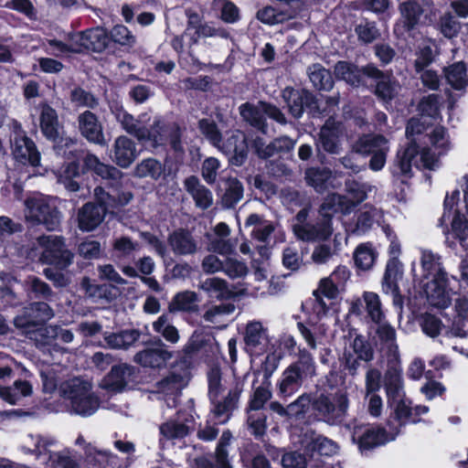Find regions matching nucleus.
Instances as JSON below:
<instances>
[{"label": "nucleus", "mask_w": 468, "mask_h": 468, "mask_svg": "<svg viewBox=\"0 0 468 468\" xmlns=\"http://www.w3.org/2000/svg\"><path fill=\"white\" fill-rule=\"evenodd\" d=\"M408 146L399 151L395 161L393 174L406 177L411 176L412 166L432 170L437 167L438 160L431 154L429 144L445 150L449 145L448 136L442 126L431 128L423 117H413L409 120L406 127Z\"/></svg>", "instance_id": "1"}, {"label": "nucleus", "mask_w": 468, "mask_h": 468, "mask_svg": "<svg viewBox=\"0 0 468 468\" xmlns=\"http://www.w3.org/2000/svg\"><path fill=\"white\" fill-rule=\"evenodd\" d=\"M208 397L213 405L211 410L219 423H225L232 411L238 407L239 397L244 389L243 380L237 379L225 394L218 369L213 368L208 373Z\"/></svg>", "instance_id": "2"}, {"label": "nucleus", "mask_w": 468, "mask_h": 468, "mask_svg": "<svg viewBox=\"0 0 468 468\" xmlns=\"http://www.w3.org/2000/svg\"><path fill=\"white\" fill-rule=\"evenodd\" d=\"M316 375V365L313 355L303 348L297 360L289 365L282 373L277 383L278 395L289 398L298 392L303 383Z\"/></svg>", "instance_id": "3"}, {"label": "nucleus", "mask_w": 468, "mask_h": 468, "mask_svg": "<svg viewBox=\"0 0 468 468\" xmlns=\"http://www.w3.org/2000/svg\"><path fill=\"white\" fill-rule=\"evenodd\" d=\"M61 388L64 397L70 401L74 413L88 417L99 409L100 400L92 391V385L90 381L74 378L65 382Z\"/></svg>", "instance_id": "4"}, {"label": "nucleus", "mask_w": 468, "mask_h": 468, "mask_svg": "<svg viewBox=\"0 0 468 468\" xmlns=\"http://www.w3.org/2000/svg\"><path fill=\"white\" fill-rule=\"evenodd\" d=\"M312 408L320 420L329 425H338L347 415L349 399L344 391L333 395L321 393L313 399Z\"/></svg>", "instance_id": "5"}, {"label": "nucleus", "mask_w": 468, "mask_h": 468, "mask_svg": "<svg viewBox=\"0 0 468 468\" xmlns=\"http://www.w3.org/2000/svg\"><path fill=\"white\" fill-rule=\"evenodd\" d=\"M24 204V216L29 226L43 225L48 230L58 228L61 215L49 197L36 196L27 198Z\"/></svg>", "instance_id": "6"}, {"label": "nucleus", "mask_w": 468, "mask_h": 468, "mask_svg": "<svg viewBox=\"0 0 468 468\" xmlns=\"http://www.w3.org/2000/svg\"><path fill=\"white\" fill-rule=\"evenodd\" d=\"M37 241L42 249L39 257L42 263L56 265L59 270H64L72 263L73 253L66 248L62 237L43 235L38 237Z\"/></svg>", "instance_id": "7"}, {"label": "nucleus", "mask_w": 468, "mask_h": 468, "mask_svg": "<svg viewBox=\"0 0 468 468\" xmlns=\"http://www.w3.org/2000/svg\"><path fill=\"white\" fill-rule=\"evenodd\" d=\"M35 441V449L37 459H42L44 463H50L54 468H81L79 460L69 451L52 452L50 447L56 441L52 439H47L40 436L31 437Z\"/></svg>", "instance_id": "8"}, {"label": "nucleus", "mask_w": 468, "mask_h": 468, "mask_svg": "<svg viewBox=\"0 0 468 468\" xmlns=\"http://www.w3.org/2000/svg\"><path fill=\"white\" fill-rule=\"evenodd\" d=\"M11 144L12 154L17 161L32 166H37L40 164V154L34 142L25 135L16 122H14V137Z\"/></svg>", "instance_id": "9"}, {"label": "nucleus", "mask_w": 468, "mask_h": 468, "mask_svg": "<svg viewBox=\"0 0 468 468\" xmlns=\"http://www.w3.org/2000/svg\"><path fill=\"white\" fill-rule=\"evenodd\" d=\"M373 357L371 345L362 335H356L353 339H350L348 346L345 347L341 361L349 373L355 375L358 367V359L370 361Z\"/></svg>", "instance_id": "10"}, {"label": "nucleus", "mask_w": 468, "mask_h": 468, "mask_svg": "<svg viewBox=\"0 0 468 468\" xmlns=\"http://www.w3.org/2000/svg\"><path fill=\"white\" fill-rule=\"evenodd\" d=\"M431 0H408L399 5L400 19L397 27H402L404 30L410 31L420 25L425 12L431 6Z\"/></svg>", "instance_id": "11"}, {"label": "nucleus", "mask_w": 468, "mask_h": 468, "mask_svg": "<svg viewBox=\"0 0 468 468\" xmlns=\"http://www.w3.org/2000/svg\"><path fill=\"white\" fill-rule=\"evenodd\" d=\"M53 316L54 312L51 307L47 303L38 302L25 308L23 314L14 319V324L16 327L25 331L37 326Z\"/></svg>", "instance_id": "12"}, {"label": "nucleus", "mask_w": 468, "mask_h": 468, "mask_svg": "<svg viewBox=\"0 0 468 468\" xmlns=\"http://www.w3.org/2000/svg\"><path fill=\"white\" fill-rule=\"evenodd\" d=\"M363 72L365 76L377 81L375 92L381 100L388 101L398 94L399 84L390 75L385 74L372 64L364 67Z\"/></svg>", "instance_id": "13"}, {"label": "nucleus", "mask_w": 468, "mask_h": 468, "mask_svg": "<svg viewBox=\"0 0 468 468\" xmlns=\"http://www.w3.org/2000/svg\"><path fill=\"white\" fill-rule=\"evenodd\" d=\"M382 428L360 425L354 428L352 440L358 444L361 452L371 450L392 440Z\"/></svg>", "instance_id": "14"}, {"label": "nucleus", "mask_w": 468, "mask_h": 468, "mask_svg": "<svg viewBox=\"0 0 468 468\" xmlns=\"http://www.w3.org/2000/svg\"><path fill=\"white\" fill-rule=\"evenodd\" d=\"M134 373L135 368L127 364L114 366L101 379L100 387L109 392H122L127 384L133 380Z\"/></svg>", "instance_id": "15"}, {"label": "nucleus", "mask_w": 468, "mask_h": 468, "mask_svg": "<svg viewBox=\"0 0 468 468\" xmlns=\"http://www.w3.org/2000/svg\"><path fill=\"white\" fill-rule=\"evenodd\" d=\"M243 340L248 351L263 353L270 343L269 330L261 322L250 321L246 324Z\"/></svg>", "instance_id": "16"}, {"label": "nucleus", "mask_w": 468, "mask_h": 468, "mask_svg": "<svg viewBox=\"0 0 468 468\" xmlns=\"http://www.w3.org/2000/svg\"><path fill=\"white\" fill-rule=\"evenodd\" d=\"M72 42L76 45L78 52L81 48L90 49L95 52H101L108 46L109 36L102 27L90 28L74 35Z\"/></svg>", "instance_id": "17"}, {"label": "nucleus", "mask_w": 468, "mask_h": 468, "mask_svg": "<svg viewBox=\"0 0 468 468\" xmlns=\"http://www.w3.org/2000/svg\"><path fill=\"white\" fill-rule=\"evenodd\" d=\"M343 127L334 120H327L321 128L318 145L325 152L337 154L342 150Z\"/></svg>", "instance_id": "18"}, {"label": "nucleus", "mask_w": 468, "mask_h": 468, "mask_svg": "<svg viewBox=\"0 0 468 468\" xmlns=\"http://www.w3.org/2000/svg\"><path fill=\"white\" fill-rule=\"evenodd\" d=\"M447 282V275L440 274L427 282L425 292L431 305L442 309L450 305L452 298Z\"/></svg>", "instance_id": "19"}, {"label": "nucleus", "mask_w": 468, "mask_h": 468, "mask_svg": "<svg viewBox=\"0 0 468 468\" xmlns=\"http://www.w3.org/2000/svg\"><path fill=\"white\" fill-rule=\"evenodd\" d=\"M384 385L387 395L391 400H400L404 397L405 392L399 358L398 360L388 359V369L384 376Z\"/></svg>", "instance_id": "20"}, {"label": "nucleus", "mask_w": 468, "mask_h": 468, "mask_svg": "<svg viewBox=\"0 0 468 468\" xmlns=\"http://www.w3.org/2000/svg\"><path fill=\"white\" fill-rule=\"evenodd\" d=\"M109 208L89 202L83 205L78 211V226L80 230L90 232L98 228L104 220Z\"/></svg>", "instance_id": "21"}, {"label": "nucleus", "mask_w": 468, "mask_h": 468, "mask_svg": "<svg viewBox=\"0 0 468 468\" xmlns=\"http://www.w3.org/2000/svg\"><path fill=\"white\" fill-rule=\"evenodd\" d=\"M167 242L176 256L194 255L199 250V244L192 233L182 229L169 234Z\"/></svg>", "instance_id": "22"}, {"label": "nucleus", "mask_w": 468, "mask_h": 468, "mask_svg": "<svg viewBox=\"0 0 468 468\" xmlns=\"http://www.w3.org/2000/svg\"><path fill=\"white\" fill-rule=\"evenodd\" d=\"M218 149L226 154H232L231 163L239 166L243 165L247 159V137L243 132L236 130L225 143L221 142L220 148Z\"/></svg>", "instance_id": "23"}, {"label": "nucleus", "mask_w": 468, "mask_h": 468, "mask_svg": "<svg viewBox=\"0 0 468 468\" xmlns=\"http://www.w3.org/2000/svg\"><path fill=\"white\" fill-rule=\"evenodd\" d=\"M80 133L90 143L101 146L106 145L101 123L97 116L90 111H85L78 118Z\"/></svg>", "instance_id": "24"}, {"label": "nucleus", "mask_w": 468, "mask_h": 468, "mask_svg": "<svg viewBox=\"0 0 468 468\" xmlns=\"http://www.w3.org/2000/svg\"><path fill=\"white\" fill-rule=\"evenodd\" d=\"M112 152V162L121 168H128L138 155L135 143L124 135L114 140Z\"/></svg>", "instance_id": "25"}, {"label": "nucleus", "mask_w": 468, "mask_h": 468, "mask_svg": "<svg viewBox=\"0 0 468 468\" xmlns=\"http://www.w3.org/2000/svg\"><path fill=\"white\" fill-rule=\"evenodd\" d=\"M282 98L294 118L302 117L304 107H310L314 102V97L311 92L305 90H294L291 87L282 90Z\"/></svg>", "instance_id": "26"}, {"label": "nucleus", "mask_w": 468, "mask_h": 468, "mask_svg": "<svg viewBox=\"0 0 468 468\" xmlns=\"http://www.w3.org/2000/svg\"><path fill=\"white\" fill-rule=\"evenodd\" d=\"M277 224L267 220L259 214H250L245 221V228H250V237L258 241L269 243L270 239L276 230Z\"/></svg>", "instance_id": "27"}, {"label": "nucleus", "mask_w": 468, "mask_h": 468, "mask_svg": "<svg viewBox=\"0 0 468 468\" xmlns=\"http://www.w3.org/2000/svg\"><path fill=\"white\" fill-rule=\"evenodd\" d=\"M184 187L194 199L197 207L205 210L212 206V192L202 185L197 176L186 177L184 180Z\"/></svg>", "instance_id": "28"}, {"label": "nucleus", "mask_w": 468, "mask_h": 468, "mask_svg": "<svg viewBox=\"0 0 468 468\" xmlns=\"http://www.w3.org/2000/svg\"><path fill=\"white\" fill-rule=\"evenodd\" d=\"M112 112L114 114L117 122L122 125V129L125 130L126 133L136 137L137 140L140 138L144 125L150 121V116L148 113H143L137 119H135L132 114L128 113L122 107L118 106L112 108Z\"/></svg>", "instance_id": "29"}, {"label": "nucleus", "mask_w": 468, "mask_h": 468, "mask_svg": "<svg viewBox=\"0 0 468 468\" xmlns=\"http://www.w3.org/2000/svg\"><path fill=\"white\" fill-rule=\"evenodd\" d=\"M354 210V204L350 199L343 195L330 194L322 203L319 215L321 218H332L335 213L349 214Z\"/></svg>", "instance_id": "30"}, {"label": "nucleus", "mask_w": 468, "mask_h": 468, "mask_svg": "<svg viewBox=\"0 0 468 468\" xmlns=\"http://www.w3.org/2000/svg\"><path fill=\"white\" fill-rule=\"evenodd\" d=\"M378 324L376 329V335L378 341L386 348V355L388 359L398 360L399 358V346L396 344V330L384 319Z\"/></svg>", "instance_id": "31"}, {"label": "nucleus", "mask_w": 468, "mask_h": 468, "mask_svg": "<svg viewBox=\"0 0 468 468\" xmlns=\"http://www.w3.org/2000/svg\"><path fill=\"white\" fill-rule=\"evenodd\" d=\"M40 129L44 136L53 142L60 137L61 125L57 112L48 104L41 106Z\"/></svg>", "instance_id": "32"}, {"label": "nucleus", "mask_w": 468, "mask_h": 468, "mask_svg": "<svg viewBox=\"0 0 468 468\" xmlns=\"http://www.w3.org/2000/svg\"><path fill=\"white\" fill-rule=\"evenodd\" d=\"M170 133V128L164 121L155 117L149 128L144 125L139 141L149 142L151 146L156 147L166 143Z\"/></svg>", "instance_id": "33"}, {"label": "nucleus", "mask_w": 468, "mask_h": 468, "mask_svg": "<svg viewBox=\"0 0 468 468\" xmlns=\"http://www.w3.org/2000/svg\"><path fill=\"white\" fill-rule=\"evenodd\" d=\"M353 151L368 155L380 151H389L388 141L380 134H367L358 138L353 144Z\"/></svg>", "instance_id": "34"}, {"label": "nucleus", "mask_w": 468, "mask_h": 468, "mask_svg": "<svg viewBox=\"0 0 468 468\" xmlns=\"http://www.w3.org/2000/svg\"><path fill=\"white\" fill-rule=\"evenodd\" d=\"M84 165L87 169L94 172L102 179L112 181V184H118L122 178V172L113 165L104 164L92 154H88L84 159Z\"/></svg>", "instance_id": "35"}, {"label": "nucleus", "mask_w": 468, "mask_h": 468, "mask_svg": "<svg viewBox=\"0 0 468 468\" xmlns=\"http://www.w3.org/2000/svg\"><path fill=\"white\" fill-rule=\"evenodd\" d=\"M172 358V353L164 347L148 348L138 352L133 361L145 367H161Z\"/></svg>", "instance_id": "36"}, {"label": "nucleus", "mask_w": 468, "mask_h": 468, "mask_svg": "<svg viewBox=\"0 0 468 468\" xmlns=\"http://www.w3.org/2000/svg\"><path fill=\"white\" fill-rule=\"evenodd\" d=\"M235 311V305L232 303H219L207 306L202 315V319L217 328H225L228 324V318Z\"/></svg>", "instance_id": "37"}, {"label": "nucleus", "mask_w": 468, "mask_h": 468, "mask_svg": "<svg viewBox=\"0 0 468 468\" xmlns=\"http://www.w3.org/2000/svg\"><path fill=\"white\" fill-rule=\"evenodd\" d=\"M169 313H197L198 311V296L193 291H183L176 293L168 303Z\"/></svg>", "instance_id": "38"}, {"label": "nucleus", "mask_w": 468, "mask_h": 468, "mask_svg": "<svg viewBox=\"0 0 468 468\" xmlns=\"http://www.w3.org/2000/svg\"><path fill=\"white\" fill-rule=\"evenodd\" d=\"M304 450L311 456L315 452L319 455L330 456L337 452L338 446L333 441L317 434H312L303 441Z\"/></svg>", "instance_id": "39"}, {"label": "nucleus", "mask_w": 468, "mask_h": 468, "mask_svg": "<svg viewBox=\"0 0 468 468\" xmlns=\"http://www.w3.org/2000/svg\"><path fill=\"white\" fill-rule=\"evenodd\" d=\"M141 336L135 329L122 330L118 333H105L103 335L106 344L112 349H127Z\"/></svg>", "instance_id": "40"}, {"label": "nucleus", "mask_w": 468, "mask_h": 468, "mask_svg": "<svg viewBox=\"0 0 468 468\" xmlns=\"http://www.w3.org/2000/svg\"><path fill=\"white\" fill-rule=\"evenodd\" d=\"M94 197L106 208H115L127 205L133 197L130 191H120L116 195L107 193L101 186L94 189Z\"/></svg>", "instance_id": "41"}, {"label": "nucleus", "mask_w": 468, "mask_h": 468, "mask_svg": "<svg viewBox=\"0 0 468 468\" xmlns=\"http://www.w3.org/2000/svg\"><path fill=\"white\" fill-rule=\"evenodd\" d=\"M447 240L453 246L456 240L464 250L468 251V221L459 213H456L452 220Z\"/></svg>", "instance_id": "42"}, {"label": "nucleus", "mask_w": 468, "mask_h": 468, "mask_svg": "<svg viewBox=\"0 0 468 468\" xmlns=\"http://www.w3.org/2000/svg\"><path fill=\"white\" fill-rule=\"evenodd\" d=\"M31 384L26 380H16L12 387L0 386V398L11 405H16L22 398L32 394Z\"/></svg>", "instance_id": "43"}, {"label": "nucleus", "mask_w": 468, "mask_h": 468, "mask_svg": "<svg viewBox=\"0 0 468 468\" xmlns=\"http://www.w3.org/2000/svg\"><path fill=\"white\" fill-rule=\"evenodd\" d=\"M164 172L165 166L161 162L154 158H145L135 165L133 175L138 178L158 180Z\"/></svg>", "instance_id": "44"}, {"label": "nucleus", "mask_w": 468, "mask_h": 468, "mask_svg": "<svg viewBox=\"0 0 468 468\" xmlns=\"http://www.w3.org/2000/svg\"><path fill=\"white\" fill-rule=\"evenodd\" d=\"M80 285L86 295L94 302L104 300L109 303L115 298L112 293V287L109 284L92 283L90 278L84 277Z\"/></svg>", "instance_id": "45"}, {"label": "nucleus", "mask_w": 468, "mask_h": 468, "mask_svg": "<svg viewBox=\"0 0 468 468\" xmlns=\"http://www.w3.org/2000/svg\"><path fill=\"white\" fill-rule=\"evenodd\" d=\"M153 329L155 333L164 337L171 344H176L180 340L178 329L172 324L171 318L167 314H161L153 324Z\"/></svg>", "instance_id": "46"}, {"label": "nucleus", "mask_w": 468, "mask_h": 468, "mask_svg": "<svg viewBox=\"0 0 468 468\" xmlns=\"http://www.w3.org/2000/svg\"><path fill=\"white\" fill-rule=\"evenodd\" d=\"M420 252V264L424 271L423 276L426 279L430 277L434 278V276H439L440 274L447 275L442 268L440 255L429 250H421Z\"/></svg>", "instance_id": "47"}, {"label": "nucleus", "mask_w": 468, "mask_h": 468, "mask_svg": "<svg viewBox=\"0 0 468 468\" xmlns=\"http://www.w3.org/2000/svg\"><path fill=\"white\" fill-rule=\"evenodd\" d=\"M335 74L338 79L353 86H357L361 83L364 72L363 69H360L351 63L339 61L335 66Z\"/></svg>", "instance_id": "48"}, {"label": "nucleus", "mask_w": 468, "mask_h": 468, "mask_svg": "<svg viewBox=\"0 0 468 468\" xmlns=\"http://www.w3.org/2000/svg\"><path fill=\"white\" fill-rule=\"evenodd\" d=\"M243 197V186L234 177H229L225 181V193L222 196V206L227 208L233 207Z\"/></svg>", "instance_id": "49"}, {"label": "nucleus", "mask_w": 468, "mask_h": 468, "mask_svg": "<svg viewBox=\"0 0 468 468\" xmlns=\"http://www.w3.org/2000/svg\"><path fill=\"white\" fill-rule=\"evenodd\" d=\"M309 79L318 90H329L334 81L331 73L320 64H314L308 68Z\"/></svg>", "instance_id": "50"}, {"label": "nucleus", "mask_w": 468, "mask_h": 468, "mask_svg": "<svg viewBox=\"0 0 468 468\" xmlns=\"http://www.w3.org/2000/svg\"><path fill=\"white\" fill-rule=\"evenodd\" d=\"M447 82L455 90H462L468 84L466 68L463 62L454 63L444 69Z\"/></svg>", "instance_id": "51"}, {"label": "nucleus", "mask_w": 468, "mask_h": 468, "mask_svg": "<svg viewBox=\"0 0 468 468\" xmlns=\"http://www.w3.org/2000/svg\"><path fill=\"white\" fill-rule=\"evenodd\" d=\"M161 435L166 440L183 439L187 436L191 428L187 423L178 420H169L163 423L160 428Z\"/></svg>", "instance_id": "52"}, {"label": "nucleus", "mask_w": 468, "mask_h": 468, "mask_svg": "<svg viewBox=\"0 0 468 468\" xmlns=\"http://www.w3.org/2000/svg\"><path fill=\"white\" fill-rule=\"evenodd\" d=\"M57 325L41 326L36 329H27L24 333L28 335L39 347L51 345L57 339Z\"/></svg>", "instance_id": "53"}, {"label": "nucleus", "mask_w": 468, "mask_h": 468, "mask_svg": "<svg viewBox=\"0 0 468 468\" xmlns=\"http://www.w3.org/2000/svg\"><path fill=\"white\" fill-rule=\"evenodd\" d=\"M331 176V171L326 168H309L305 172L307 185L314 187L318 193H323L326 189V184Z\"/></svg>", "instance_id": "54"}, {"label": "nucleus", "mask_w": 468, "mask_h": 468, "mask_svg": "<svg viewBox=\"0 0 468 468\" xmlns=\"http://www.w3.org/2000/svg\"><path fill=\"white\" fill-rule=\"evenodd\" d=\"M233 436L228 430L223 431L215 451V462L218 468H232L229 458L228 447Z\"/></svg>", "instance_id": "55"}, {"label": "nucleus", "mask_w": 468, "mask_h": 468, "mask_svg": "<svg viewBox=\"0 0 468 468\" xmlns=\"http://www.w3.org/2000/svg\"><path fill=\"white\" fill-rule=\"evenodd\" d=\"M442 105V98L438 94H429L423 97L418 105V110L421 113V117H431L438 119L441 117L440 110Z\"/></svg>", "instance_id": "56"}, {"label": "nucleus", "mask_w": 468, "mask_h": 468, "mask_svg": "<svg viewBox=\"0 0 468 468\" xmlns=\"http://www.w3.org/2000/svg\"><path fill=\"white\" fill-rule=\"evenodd\" d=\"M185 386L184 378L176 373H170L157 382V391L165 395L176 396Z\"/></svg>", "instance_id": "57"}, {"label": "nucleus", "mask_w": 468, "mask_h": 468, "mask_svg": "<svg viewBox=\"0 0 468 468\" xmlns=\"http://www.w3.org/2000/svg\"><path fill=\"white\" fill-rule=\"evenodd\" d=\"M199 288L218 299L227 298L230 295L228 282L218 277L206 279L200 283Z\"/></svg>", "instance_id": "58"}, {"label": "nucleus", "mask_w": 468, "mask_h": 468, "mask_svg": "<svg viewBox=\"0 0 468 468\" xmlns=\"http://www.w3.org/2000/svg\"><path fill=\"white\" fill-rule=\"evenodd\" d=\"M346 192L352 197L351 203L354 204V208L363 202L367 193L372 190V186L366 183H360L354 179H347L345 182Z\"/></svg>", "instance_id": "59"}, {"label": "nucleus", "mask_w": 468, "mask_h": 468, "mask_svg": "<svg viewBox=\"0 0 468 468\" xmlns=\"http://www.w3.org/2000/svg\"><path fill=\"white\" fill-rule=\"evenodd\" d=\"M363 301L368 317L374 323H379L384 319V313L381 308L379 296L372 292H366L363 294Z\"/></svg>", "instance_id": "60"}, {"label": "nucleus", "mask_w": 468, "mask_h": 468, "mask_svg": "<svg viewBox=\"0 0 468 468\" xmlns=\"http://www.w3.org/2000/svg\"><path fill=\"white\" fill-rule=\"evenodd\" d=\"M261 103L259 106H255L251 103L246 102L239 106V114L244 121L250 122L252 126L257 128L263 127V115Z\"/></svg>", "instance_id": "61"}, {"label": "nucleus", "mask_w": 468, "mask_h": 468, "mask_svg": "<svg viewBox=\"0 0 468 468\" xmlns=\"http://www.w3.org/2000/svg\"><path fill=\"white\" fill-rule=\"evenodd\" d=\"M27 286V291L29 293L33 294L34 298L44 299L48 301H51L54 292H52L50 286L40 280L36 276H30L26 282Z\"/></svg>", "instance_id": "62"}, {"label": "nucleus", "mask_w": 468, "mask_h": 468, "mask_svg": "<svg viewBox=\"0 0 468 468\" xmlns=\"http://www.w3.org/2000/svg\"><path fill=\"white\" fill-rule=\"evenodd\" d=\"M206 237L208 239L207 251L220 255H229L234 252L236 244L230 239L213 237L210 234H207Z\"/></svg>", "instance_id": "63"}, {"label": "nucleus", "mask_w": 468, "mask_h": 468, "mask_svg": "<svg viewBox=\"0 0 468 468\" xmlns=\"http://www.w3.org/2000/svg\"><path fill=\"white\" fill-rule=\"evenodd\" d=\"M139 243L133 241L128 236H121L114 239L112 242V250L119 259H126L132 256L139 250Z\"/></svg>", "instance_id": "64"}]
</instances>
